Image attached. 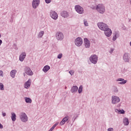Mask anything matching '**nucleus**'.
I'll list each match as a JSON object with an SVG mask.
<instances>
[{
  "mask_svg": "<svg viewBox=\"0 0 131 131\" xmlns=\"http://www.w3.org/2000/svg\"><path fill=\"white\" fill-rule=\"evenodd\" d=\"M95 9L99 14H104L106 12V8L104 4H99L96 5Z\"/></svg>",
  "mask_w": 131,
  "mask_h": 131,
  "instance_id": "obj_1",
  "label": "nucleus"
},
{
  "mask_svg": "<svg viewBox=\"0 0 131 131\" xmlns=\"http://www.w3.org/2000/svg\"><path fill=\"white\" fill-rule=\"evenodd\" d=\"M16 73H17V70H13L10 72V76L12 78H15V76H16Z\"/></svg>",
  "mask_w": 131,
  "mask_h": 131,
  "instance_id": "obj_20",
  "label": "nucleus"
},
{
  "mask_svg": "<svg viewBox=\"0 0 131 131\" xmlns=\"http://www.w3.org/2000/svg\"><path fill=\"white\" fill-rule=\"evenodd\" d=\"M2 115L4 117H5V116L6 115V113H2Z\"/></svg>",
  "mask_w": 131,
  "mask_h": 131,
  "instance_id": "obj_43",
  "label": "nucleus"
},
{
  "mask_svg": "<svg viewBox=\"0 0 131 131\" xmlns=\"http://www.w3.org/2000/svg\"><path fill=\"white\" fill-rule=\"evenodd\" d=\"M0 76H4V72H3V71H0Z\"/></svg>",
  "mask_w": 131,
  "mask_h": 131,
  "instance_id": "obj_37",
  "label": "nucleus"
},
{
  "mask_svg": "<svg viewBox=\"0 0 131 131\" xmlns=\"http://www.w3.org/2000/svg\"><path fill=\"white\" fill-rule=\"evenodd\" d=\"M11 120L12 121H16V118L17 117V116H16V114L15 113H11Z\"/></svg>",
  "mask_w": 131,
  "mask_h": 131,
  "instance_id": "obj_25",
  "label": "nucleus"
},
{
  "mask_svg": "<svg viewBox=\"0 0 131 131\" xmlns=\"http://www.w3.org/2000/svg\"><path fill=\"white\" fill-rule=\"evenodd\" d=\"M39 4H40V0H33L32 3V7L33 9H37L39 6Z\"/></svg>",
  "mask_w": 131,
  "mask_h": 131,
  "instance_id": "obj_10",
  "label": "nucleus"
},
{
  "mask_svg": "<svg viewBox=\"0 0 131 131\" xmlns=\"http://www.w3.org/2000/svg\"><path fill=\"white\" fill-rule=\"evenodd\" d=\"M50 69H51V67L47 65L43 68L42 71L45 72V73H47V72L49 71Z\"/></svg>",
  "mask_w": 131,
  "mask_h": 131,
  "instance_id": "obj_21",
  "label": "nucleus"
},
{
  "mask_svg": "<svg viewBox=\"0 0 131 131\" xmlns=\"http://www.w3.org/2000/svg\"><path fill=\"white\" fill-rule=\"evenodd\" d=\"M68 119H69V116H67V117H65L64 118H63L62 119V121L59 123L60 125H64V124H65V123L67 121H68Z\"/></svg>",
  "mask_w": 131,
  "mask_h": 131,
  "instance_id": "obj_18",
  "label": "nucleus"
},
{
  "mask_svg": "<svg viewBox=\"0 0 131 131\" xmlns=\"http://www.w3.org/2000/svg\"><path fill=\"white\" fill-rule=\"evenodd\" d=\"M74 43L76 47H81L83 41H82V38L81 37H77L74 40Z\"/></svg>",
  "mask_w": 131,
  "mask_h": 131,
  "instance_id": "obj_5",
  "label": "nucleus"
},
{
  "mask_svg": "<svg viewBox=\"0 0 131 131\" xmlns=\"http://www.w3.org/2000/svg\"><path fill=\"white\" fill-rule=\"evenodd\" d=\"M1 37H2V35L1 34H0V38H1Z\"/></svg>",
  "mask_w": 131,
  "mask_h": 131,
  "instance_id": "obj_45",
  "label": "nucleus"
},
{
  "mask_svg": "<svg viewBox=\"0 0 131 131\" xmlns=\"http://www.w3.org/2000/svg\"><path fill=\"white\" fill-rule=\"evenodd\" d=\"M13 21H14V18L13 17H11L10 19L11 23H13Z\"/></svg>",
  "mask_w": 131,
  "mask_h": 131,
  "instance_id": "obj_40",
  "label": "nucleus"
},
{
  "mask_svg": "<svg viewBox=\"0 0 131 131\" xmlns=\"http://www.w3.org/2000/svg\"><path fill=\"white\" fill-rule=\"evenodd\" d=\"M115 111L116 112V113H119V110L118 109H115Z\"/></svg>",
  "mask_w": 131,
  "mask_h": 131,
  "instance_id": "obj_42",
  "label": "nucleus"
},
{
  "mask_svg": "<svg viewBox=\"0 0 131 131\" xmlns=\"http://www.w3.org/2000/svg\"><path fill=\"white\" fill-rule=\"evenodd\" d=\"M69 73L71 75H73L74 74V71H70Z\"/></svg>",
  "mask_w": 131,
  "mask_h": 131,
  "instance_id": "obj_34",
  "label": "nucleus"
},
{
  "mask_svg": "<svg viewBox=\"0 0 131 131\" xmlns=\"http://www.w3.org/2000/svg\"><path fill=\"white\" fill-rule=\"evenodd\" d=\"M62 57H63V54H62V53H60L57 56L58 59H61L62 58Z\"/></svg>",
  "mask_w": 131,
  "mask_h": 131,
  "instance_id": "obj_32",
  "label": "nucleus"
},
{
  "mask_svg": "<svg viewBox=\"0 0 131 131\" xmlns=\"http://www.w3.org/2000/svg\"><path fill=\"white\" fill-rule=\"evenodd\" d=\"M119 114H124L125 112L123 110H119Z\"/></svg>",
  "mask_w": 131,
  "mask_h": 131,
  "instance_id": "obj_33",
  "label": "nucleus"
},
{
  "mask_svg": "<svg viewBox=\"0 0 131 131\" xmlns=\"http://www.w3.org/2000/svg\"><path fill=\"white\" fill-rule=\"evenodd\" d=\"M75 10L78 13V14H82L84 13L83 8L79 5H76L75 6Z\"/></svg>",
  "mask_w": 131,
  "mask_h": 131,
  "instance_id": "obj_6",
  "label": "nucleus"
},
{
  "mask_svg": "<svg viewBox=\"0 0 131 131\" xmlns=\"http://www.w3.org/2000/svg\"><path fill=\"white\" fill-rule=\"evenodd\" d=\"M25 72L26 74H27V75H29L30 76L33 75V72L31 71V69L29 67L25 68Z\"/></svg>",
  "mask_w": 131,
  "mask_h": 131,
  "instance_id": "obj_13",
  "label": "nucleus"
},
{
  "mask_svg": "<svg viewBox=\"0 0 131 131\" xmlns=\"http://www.w3.org/2000/svg\"><path fill=\"white\" fill-rule=\"evenodd\" d=\"M114 92L115 93H118V89H117V88H115L114 89Z\"/></svg>",
  "mask_w": 131,
  "mask_h": 131,
  "instance_id": "obj_35",
  "label": "nucleus"
},
{
  "mask_svg": "<svg viewBox=\"0 0 131 131\" xmlns=\"http://www.w3.org/2000/svg\"><path fill=\"white\" fill-rule=\"evenodd\" d=\"M123 60L125 63H129V61L130 60L129 54L125 53L123 56Z\"/></svg>",
  "mask_w": 131,
  "mask_h": 131,
  "instance_id": "obj_8",
  "label": "nucleus"
},
{
  "mask_svg": "<svg viewBox=\"0 0 131 131\" xmlns=\"http://www.w3.org/2000/svg\"><path fill=\"white\" fill-rule=\"evenodd\" d=\"M130 5H131V0H130Z\"/></svg>",
  "mask_w": 131,
  "mask_h": 131,
  "instance_id": "obj_46",
  "label": "nucleus"
},
{
  "mask_svg": "<svg viewBox=\"0 0 131 131\" xmlns=\"http://www.w3.org/2000/svg\"><path fill=\"white\" fill-rule=\"evenodd\" d=\"M55 37L57 40H63L64 39V34L61 32H57L55 34Z\"/></svg>",
  "mask_w": 131,
  "mask_h": 131,
  "instance_id": "obj_7",
  "label": "nucleus"
},
{
  "mask_svg": "<svg viewBox=\"0 0 131 131\" xmlns=\"http://www.w3.org/2000/svg\"><path fill=\"white\" fill-rule=\"evenodd\" d=\"M0 128L1 129H3V128H4V126L1 123H0Z\"/></svg>",
  "mask_w": 131,
  "mask_h": 131,
  "instance_id": "obj_38",
  "label": "nucleus"
},
{
  "mask_svg": "<svg viewBox=\"0 0 131 131\" xmlns=\"http://www.w3.org/2000/svg\"><path fill=\"white\" fill-rule=\"evenodd\" d=\"M84 46L86 49L90 48L91 47V41L89 39L85 38H84Z\"/></svg>",
  "mask_w": 131,
  "mask_h": 131,
  "instance_id": "obj_12",
  "label": "nucleus"
},
{
  "mask_svg": "<svg viewBox=\"0 0 131 131\" xmlns=\"http://www.w3.org/2000/svg\"><path fill=\"white\" fill-rule=\"evenodd\" d=\"M83 23H84V26H89V23L88 22V20H86V19H84L83 20Z\"/></svg>",
  "mask_w": 131,
  "mask_h": 131,
  "instance_id": "obj_30",
  "label": "nucleus"
},
{
  "mask_svg": "<svg viewBox=\"0 0 131 131\" xmlns=\"http://www.w3.org/2000/svg\"><path fill=\"white\" fill-rule=\"evenodd\" d=\"M114 34V35L113 37V40L114 41H115L117 38L119 37V33H118V32H115Z\"/></svg>",
  "mask_w": 131,
  "mask_h": 131,
  "instance_id": "obj_22",
  "label": "nucleus"
},
{
  "mask_svg": "<svg viewBox=\"0 0 131 131\" xmlns=\"http://www.w3.org/2000/svg\"><path fill=\"white\" fill-rule=\"evenodd\" d=\"M0 90L1 91L5 90V88H4V84H3V83H0Z\"/></svg>",
  "mask_w": 131,
  "mask_h": 131,
  "instance_id": "obj_29",
  "label": "nucleus"
},
{
  "mask_svg": "<svg viewBox=\"0 0 131 131\" xmlns=\"http://www.w3.org/2000/svg\"><path fill=\"white\" fill-rule=\"evenodd\" d=\"M75 119H76V118H75L74 119V120H75Z\"/></svg>",
  "mask_w": 131,
  "mask_h": 131,
  "instance_id": "obj_47",
  "label": "nucleus"
},
{
  "mask_svg": "<svg viewBox=\"0 0 131 131\" xmlns=\"http://www.w3.org/2000/svg\"><path fill=\"white\" fill-rule=\"evenodd\" d=\"M24 99H25V102L29 104H31V103L32 102V100L29 97H25Z\"/></svg>",
  "mask_w": 131,
  "mask_h": 131,
  "instance_id": "obj_27",
  "label": "nucleus"
},
{
  "mask_svg": "<svg viewBox=\"0 0 131 131\" xmlns=\"http://www.w3.org/2000/svg\"><path fill=\"white\" fill-rule=\"evenodd\" d=\"M26 57V53L22 52L21 54L19 55V60L20 62H23Z\"/></svg>",
  "mask_w": 131,
  "mask_h": 131,
  "instance_id": "obj_15",
  "label": "nucleus"
},
{
  "mask_svg": "<svg viewBox=\"0 0 131 131\" xmlns=\"http://www.w3.org/2000/svg\"><path fill=\"white\" fill-rule=\"evenodd\" d=\"M45 2L46 3V4H50V3H51V2H52V0H45Z\"/></svg>",
  "mask_w": 131,
  "mask_h": 131,
  "instance_id": "obj_36",
  "label": "nucleus"
},
{
  "mask_svg": "<svg viewBox=\"0 0 131 131\" xmlns=\"http://www.w3.org/2000/svg\"><path fill=\"white\" fill-rule=\"evenodd\" d=\"M113 51H114V49H111V51H110V54H112V53H113Z\"/></svg>",
  "mask_w": 131,
  "mask_h": 131,
  "instance_id": "obj_41",
  "label": "nucleus"
},
{
  "mask_svg": "<svg viewBox=\"0 0 131 131\" xmlns=\"http://www.w3.org/2000/svg\"><path fill=\"white\" fill-rule=\"evenodd\" d=\"M107 131H113V128H108Z\"/></svg>",
  "mask_w": 131,
  "mask_h": 131,
  "instance_id": "obj_39",
  "label": "nucleus"
},
{
  "mask_svg": "<svg viewBox=\"0 0 131 131\" xmlns=\"http://www.w3.org/2000/svg\"><path fill=\"white\" fill-rule=\"evenodd\" d=\"M78 91V87L77 86H73L72 87L71 92V93H76Z\"/></svg>",
  "mask_w": 131,
  "mask_h": 131,
  "instance_id": "obj_23",
  "label": "nucleus"
},
{
  "mask_svg": "<svg viewBox=\"0 0 131 131\" xmlns=\"http://www.w3.org/2000/svg\"><path fill=\"white\" fill-rule=\"evenodd\" d=\"M116 81H120L119 84H125L127 82V80H124L123 78H118L116 80Z\"/></svg>",
  "mask_w": 131,
  "mask_h": 131,
  "instance_id": "obj_17",
  "label": "nucleus"
},
{
  "mask_svg": "<svg viewBox=\"0 0 131 131\" xmlns=\"http://www.w3.org/2000/svg\"><path fill=\"white\" fill-rule=\"evenodd\" d=\"M58 124H59V123H56L50 129L54 130V129L58 125Z\"/></svg>",
  "mask_w": 131,
  "mask_h": 131,
  "instance_id": "obj_31",
  "label": "nucleus"
},
{
  "mask_svg": "<svg viewBox=\"0 0 131 131\" xmlns=\"http://www.w3.org/2000/svg\"><path fill=\"white\" fill-rule=\"evenodd\" d=\"M90 61L93 64H97V62H98V56L96 55H91L90 57Z\"/></svg>",
  "mask_w": 131,
  "mask_h": 131,
  "instance_id": "obj_9",
  "label": "nucleus"
},
{
  "mask_svg": "<svg viewBox=\"0 0 131 131\" xmlns=\"http://www.w3.org/2000/svg\"><path fill=\"white\" fill-rule=\"evenodd\" d=\"M50 17L54 20H57L58 19V13L56 11L51 10L50 12Z\"/></svg>",
  "mask_w": 131,
  "mask_h": 131,
  "instance_id": "obj_11",
  "label": "nucleus"
},
{
  "mask_svg": "<svg viewBox=\"0 0 131 131\" xmlns=\"http://www.w3.org/2000/svg\"><path fill=\"white\" fill-rule=\"evenodd\" d=\"M123 122L124 125H128L129 122L128 121V119L127 118H124L123 120Z\"/></svg>",
  "mask_w": 131,
  "mask_h": 131,
  "instance_id": "obj_26",
  "label": "nucleus"
},
{
  "mask_svg": "<svg viewBox=\"0 0 131 131\" xmlns=\"http://www.w3.org/2000/svg\"><path fill=\"white\" fill-rule=\"evenodd\" d=\"M2 43H3V40H2L1 39H0V46L2 45Z\"/></svg>",
  "mask_w": 131,
  "mask_h": 131,
  "instance_id": "obj_44",
  "label": "nucleus"
},
{
  "mask_svg": "<svg viewBox=\"0 0 131 131\" xmlns=\"http://www.w3.org/2000/svg\"><path fill=\"white\" fill-rule=\"evenodd\" d=\"M97 26L98 28H99V29L102 31L106 30L108 28H109L107 24L102 22L98 23L97 24Z\"/></svg>",
  "mask_w": 131,
  "mask_h": 131,
  "instance_id": "obj_3",
  "label": "nucleus"
},
{
  "mask_svg": "<svg viewBox=\"0 0 131 131\" xmlns=\"http://www.w3.org/2000/svg\"><path fill=\"white\" fill-rule=\"evenodd\" d=\"M31 85V79H29L27 82L25 83L24 88L25 89H29Z\"/></svg>",
  "mask_w": 131,
  "mask_h": 131,
  "instance_id": "obj_16",
  "label": "nucleus"
},
{
  "mask_svg": "<svg viewBox=\"0 0 131 131\" xmlns=\"http://www.w3.org/2000/svg\"><path fill=\"white\" fill-rule=\"evenodd\" d=\"M120 102V98L118 96H112V104L113 105H116Z\"/></svg>",
  "mask_w": 131,
  "mask_h": 131,
  "instance_id": "obj_4",
  "label": "nucleus"
},
{
  "mask_svg": "<svg viewBox=\"0 0 131 131\" xmlns=\"http://www.w3.org/2000/svg\"><path fill=\"white\" fill-rule=\"evenodd\" d=\"M104 31V34L107 37H110V36L112 34V30L110 29V28H107Z\"/></svg>",
  "mask_w": 131,
  "mask_h": 131,
  "instance_id": "obj_14",
  "label": "nucleus"
},
{
  "mask_svg": "<svg viewBox=\"0 0 131 131\" xmlns=\"http://www.w3.org/2000/svg\"><path fill=\"white\" fill-rule=\"evenodd\" d=\"M45 34V31H40L38 35H37V38H41V37H42V36H43V35Z\"/></svg>",
  "mask_w": 131,
  "mask_h": 131,
  "instance_id": "obj_24",
  "label": "nucleus"
},
{
  "mask_svg": "<svg viewBox=\"0 0 131 131\" xmlns=\"http://www.w3.org/2000/svg\"><path fill=\"white\" fill-rule=\"evenodd\" d=\"M61 16L63 17V18H67L69 17V14H68V12L67 11H62L61 13Z\"/></svg>",
  "mask_w": 131,
  "mask_h": 131,
  "instance_id": "obj_19",
  "label": "nucleus"
},
{
  "mask_svg": "<svg viewBox=\"0 0 131 131\" xmlns=\"http://www.w3.org/2000/svg\"><path fill=\"white\" fill-rule=\"evenodd\" d=\"M19 118L22 122H27V121H28V116L26 113L24 112L20 113Z\"/></svg>",
  "mask_w": 131,
  "mask_h": 131,
  "instance_id": "obj_2",
  "label": "nucleus"
},
{
  "mask_svg": "<svg viewBox=\"0 0 131 131\" xmlns=\"http://www.w3.org/2000/svg\"><path fill=\"white\" fill-rule=\"evenodd\" d=\"M83 89V87L82 86V85H80L79 86V89H78L79 94H81V93H82Z\"/></svg>",
  "mask_w": 131,
  "mask_h": 131,
  "instance_id": "obj_28",
  "label": "nucleus"
}]
</instances>
